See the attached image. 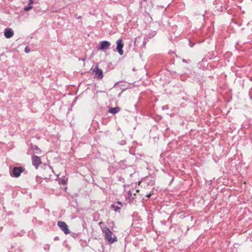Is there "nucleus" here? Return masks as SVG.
Instances as JSON below:
<instances>
[{
  "label": "nucleus",
  "instance_id": "obj_13",
  "mask_svg": "<svg viewBox=\"0 0 252 252\" xmlns=\"http://www.w3.org/2000/svg\"><path fill=\"white\" fill-rule=\"evenodd\" d=\"M67 180L65 178L60 179V180L59 181V183L60 184H62L63 185H66L67 184Z\"/></svg>",
  "mask_w": 252,
  "mask_h": 252
},
{
  "label": "nucleus",
  "instance_id": "obj_20",
  "mask_svg": "<svg viewBox=\"0 0 252 252\" xmlns=\"http://www.w3.org/2000/svg\"><path fill=\"white\" fill-rule=\"evenodd\" d=\"M33 3V0H29V4L31 5Z\"/></svg>",
  "mask_w": 252,
  "mask_h": 252
},
{
  "label": "nucleus",
  "instance_id": "obj_9",
  "mask_svg": "<svg viewBox=\"0 0 252 252\" xmlns=\"http://www.w3.org/2000/svg\"><path fill=\"white\" fill-rule=\"evenodd\" d=\"M30 148L33 151L34 154H41L42 153V151L36 145L31 143Z\"/></svg>",
  "mask_w": 252,
  "mask_h": 252
},
{
  "label": "nucleus",
  "instance_id": "obj_27",
  "mask_svg": "<svg viewBox=\"0 0 252 252\" xmlns=\"http://www.w3.org/2000/svg\"><path fill=\"white\" fill-rule=\"evenodd\" d=\"M49 168H50V169H52V167H51V166H49Z\"/></svg>",
  "mask_w": 252,
  "mask_h": 252
},
{
  "label": "nucleus",
  "instance_id": "obj_19",
  "mask_svg": "<svg viewBox=\"0 0 252 252\" xmlns=\"http://www.w3.org/2000/svg\"><path fill=\"white\" fill-rule=\"evenodd\" d=\"M120 144L121 145H125V144H126V141H125V140H122V141L120 142Z\"/></svg>",
  "mask_w": 252,
  "mask_h": 252
},
{
  "label": "nucleus",
  "instance_id": "obj_24",
  "mask_svg": "<svg viewBox=\"0 0 252 252\" xmlns=\"http://www.w3.org/2000/svg\"><path fill=\"white\" fill-rule=\"evenodd\" d=\"M189 44H190V47H191L192 46V45H191V42L190 41Z\"/></svg>",
  "mask_w": 252,
  "mask_h": 252
},
{
  "label": "nucleus",
  "instance_id": "obj_25",
  "mask_svg": "<svg viewBox=\"0 0 252 252\" xmlns=\"http://www.w3.org/2000/svg\"><path fill=\"white\" fill-rule=\"evenodd\" d=\"M250 80L252 82V77H251V78H250Z\"/></svg>",
  "mask_w": 252,
  "mask_h": 252
},
{
  "label": "nucleus",
  "instance_id": "obj_31",
  "mask_svg": "<svg viewBox=\"0 0 252 252\" xmlns=\"http://www.w3.org/2000/svg\"><path fill=\"white\" fill-rule=\"evenodd\" d=\"M183 61H184V62L187 63L185 60H183Z\"/></svg>",
  "mask_w": 252,
  "mask_h": 252
},
{
  "label": "nucleus",
  "instance_id": "obj_26",
  "mask_svg": "<svg viewBox=\"0 0 252 252\" xmlns=\"http://www.w3.org/2000/svg\"><path fill=\"white\" fill-rule=\"evenodd\" d=\"M121 93H122V92H121V93H119L118 95H119V96H120V94H121Z\"/></svg>",
  "mask_w": 252,
  "mask_h": 252
},
{
  "label": "nucleus",
  "instance_id": "obj_22",
  "mask_svg": "<svg viewBox=\"0 0 252 252\" xmlns=\"http://www.w3.org/2000/svg\"><path fill=\"white\" fill-rule=\"evenodd\" d=\"M117 203L118 204H119V205H122V203L121 201H118L117 202Z\"/></svg>",
  "mask_w": 252,
  "mask_h": 252
},
{
  "label": "nucleus",
  "instance_id": "obj_18",
  "mask_svg": "<svg viewBox=\"0 0 252 252\" xmlns=\"http://www.w3.org/2000/svg\"><path fill=\"white\" fill-rule=\"evenodd\" d=\"M25 51L26 53H28L31 51V49L28 46H26L25 48Z\"/></svg>",
  "mask_w": 252,
  "mask_h": 252
},
{
  "label": "nucleus",
  "instance_id": "obj_4",
  "mask_svg": "<svg viewBox=\"0 0 252 252\" xmlns=\"http://www.w3.org/2000/svg\"><path fill=\"white\" fill-rule=\"evenodd\" d=\"M94 73V77L98 79H102L103 78V71L101 69L98 68V65H95L93 70Z\"/></svg>",
  "mask_w": 252,
  "mask_h": 252
},
{
  "label": "nucleus",
  "instance_id": "obj_30",
  "mask_svg": "<svg viewBox=\"0 0 252 252\" xmlns=\"http://www.w3.org/2000/svg\"><path fill=\"white\" fill-rule=\"evenodd\" d=\"M136 192H139V190H138V189H137V190H136Z\"/></svg>",
  "mask_w": 252,
  "mask_h": 252
},
{
  "label": "nucleus",
  "instance_id": "obj_16",
  "mask_svg": "<svg viewBox=\"0 0 252 252\" xmlns=\"http://www.w3.org/2000/svg\"><path fill=\"white\" fill-rule=\"evenodd\" d=\"M32 6L31 5L28 4L27 6L25 7L24 10L27 11L32 9Z\"/></svg>",
  "mask_w": 252,
  "mask_h": 252
},
{
  "label": "nucleus",
  "instance_id": "obj_14",
  "mask_svg": "<svg viewBox=\"0 0 252 252\" xmlns=\"http://www.w3.org/2000/svg\"><path fill=\"white\" fill-rule=\"evenodd\" d=\"M111 208H112L115 212L119 211L121 209L120 207L116 206L115 204L111 205Z\"/></svg>",
  "mask_w": 252,
  "mask_h": 252
},
{
  "label": "nucleus",
  "instance_id": "obj_10",
  "mask_svg": "<svg viewBox=\"0 0 252 252\" xmlns=\"http://www.w3.org/2000/svg\"><path fill=\"white\" fill-rule=\"evenodd\" d=\"M120 110V108L117 106L114 108L112 107H108V112L112 113L113 114H115L118 113Z\"/></svg>",
  "mask_w": 252,
  "mask_h": 252
},
{
  "label": "nucleus",
  "instance_id": "obj_17",
  "mask_svg": "<svg viewBox=\"0 0 252 252\" xmlns=\"http://www.w3.org/2000/svg\"><path fill=\"white\" fill-rule=\"evenodd\" d=\"M142 41V44L140 45V47L141 48H145L146 44V39H144Z\"/></svg>",
  "mask_w": 252,
  "mask_h": 252
},
{
  "label": "nucleus",
  "instance_id": "obj_7",
  "mask_svg": "<svg viewBox=\"0 0 252 252\" xmlns=\"http://www.w3.org/2000/svg\"><path fill=\"white\" fill-rule=\"evenodd\" d=\"M100 46L99 49L101 50H105L109 48L111 44L108 41H102L99 43Z\"/></svg>",
  "mask_w": 252,
  "mask_h": 252
},
{
  "label": "nucleus",
  "instance_id": "obj_3",
  "mask_svg": "<svg viewBox=\"0 0 252 252\" xmlns=\"http://www.w3.org/2000/svg\"><path fill=\"white\" fill-rule=\"evenodd\" d=\"M24 170V168L22 166L14 167L12 169L11 175L12 177L18 178L20 176L21 174L23 172Z\"/></svg>",
  "mask_w": 252,
  "mask_h": 252
},
{
  "label": "nucleus",
  "instance_id": "obj_8",
  "mask_svg": "<svg viewBox=\"0 0 252 252\" xmlns=\"http://www.w3.org/2000/svg\"><path fill=\"white\" fill-rule=\"evenodd\" d=\"M4 34L6 38H10L14 35V32L11 29H5Z\"/></svg>",
  "mask_w": 252,
  "mask_h": 252
},
{
  "label": "nucleus",
  "instance_id": "obj_21",
  "mask_svg": "<svg viewBox=\"0 0 252 252\" xmlns=\"http://www.w3.org/2000/svg\"><path fill=\"white\" fill-rule=\"evenodd\" d=\"M54 240H55V241H57V240H59V237L56 236V237H55L54 238Z\"/></svg>",
  "mask_w": 252,
  "mask_h": 252
},
{
  "label": "nucleus",
  "instance_id": "obj_1",
  "mask_svg": "<svg viewBox=\"0 0 252 252\" xmlns=\"http://www.w3.org/2000/svg\"><path fill=\"white\" fill-rule=\"evenodd\" d=\"M103 233L104 234L105 239L108 241L109 244H112L117 241V237L108 228H103Z\"/></svg>",
  "mask_w": 252,
  "mask_h": 252
},
{
  "label": "nucleus",
  "instance_id": "obj_12",
  "mask_svg": "<svg viewBox=\"0 0 252 252\" xmlns=\"http://www.w3.org/2000/svg\"><path fill=\"white\" fill-rule=\"evenodd\" d=\"M142 41V39L141 37H137L135 38L134 41V45L135 46H138L139 45V44L140 42Z\"/></svg>",
  "mask_w": 252,
  "mask_h": 252
},
{
  "label": "nucleus",
  "instance_id": "obj_23",
  "mask_svg": "<svg viewBox=\"0 0 252 252\" xmlns=\"http://www.w3.org/2000/svg\"><path fill=\"white\" fill-rule=\"evenodd\" d=\"M146 196H147L148 198L150 197L151 196V194H149L146 195Z\"/></svg>",
  "mask_w": 252,
  "mask_h": 252
},
{
  "label": "nucleus",
  "instance_id": "obj_28",
  "mask_svg": "<svg viewBox=\"0 0 252 252\" xmlns=\"http://www.w3.org/2000/svg\"><path fill=\"white\" fill-rule=\"evenodd\" d=\"M74 235H76V234L75 233H73L72 235V236H73L74 237H75Z\"/></svg>",
  "mask_w": 252,
  "mask_h": 252
},
{
  "label": "nucleus",
  "instance_id": "obj_6",
  "mask_svg": "<svg viewBox=\"0 0 252 252\" xmlns=\"http://www.w3.org/2000/svg\"><path fill=\"white\" fill-rule=\"evenodd\" d=\"M123 47L124 43L123 42V40L122 38H120L117 41L116 49L120 55H122L124 54V51L123 50Z\"/></svg>",
  "mask_w": 252,
  "mask_h": 252
},
{
  "label": "nucleus",
  "instance_id": "obj_11",
  "mask_svg": "<svg viewBox=\"0 0 252 252\" xmlns=\"http://www.w3.org/2000/svg\"><path fill=\"white\" fill-rule=\"evenodd\" d=\"M118 90H112L109 94H108V96L111 97L112 100L115 98V97L117 94Z\"/></svg>",
  "mask_w": 252,
  "mask_h": 252
},
{
  "label": "nucleus",
  "instance_id": "obj_29",
  "mask_svg": "<svg viewBox=\"0 0 252 252\" xmlns=\"http://www.w3.org/2000/svg\"><path fill=\"white\" fill-rule=\"evenodd\" d=\"M81 16H79V17H78V19H79V18H81Z\"/></svg>",
  "mask_w": 252,
  "mask_h": 252
},
{
  "label": "nucleus",
  "instance_id": "obj_2",
  "mask_svg": "<svg viewBox=\"0 0 252 252\" xmlns=\"http://www.w3.org/2000/svg\"><path fill=\"white\" fill-rule=\"evenodd\" d=\"M31 159L32 165L36 169H37L39 166L42 163L40 157L36 155H33L32 156Z\"/></svg>",
  "mask_w": 252,
  "mask_h": 252
},
{
  "label": "nucleus",
  "instance_id": "obj_15",
  "mask_svg": "<svg viewBox=\"0 0 252 252\" xmlns=\"http://www.w3.org/2000/svg\"><path fill=\"white\" fill-rule=\"evenodd\" d=\"M99 226H100V228H101V230H102V232H103V228H108L107 227H106L105 225V223L102 222V221H100L99 223Z\"/></svg>",
  "mask_w": 252,
  "mask_h": 252
},
{
  "label": "nucleus",
  "instance_id": "obj_5",
  "mask_svg": "<svg viewBox=\"0 0 252 252\" xmlns=\"http://www.w3.org/2000/svg\"><path fill=\"white\" fill-rule=\"evenodd\" d=\"M58 226L63 230L65 234L69 233L68 225L64 221H59L57 223Z\"/></svg>",
  "mask_w": 252,
  "mask_h": 252
}]
</instances>
